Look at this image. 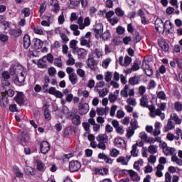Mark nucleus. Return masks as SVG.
<instances>
[{"label": "nucleus", "mask_w": 182, "mask_h": 182, "mask_svg": "<svg viewBox=\"0 0 182 182\" xmlns=\"http://www.w3.org/2000/svg\"><path fill=\"white\" fill-rule=\"evenodd\" d=\"M11 75H16L13 80L17 86H22L26 77V68L22 65H11L10 68Z\"/></svg>", "instance_id": "obj_1"}, {"label": "nucleus", "mask_w": 182, "mask_h": 182, "mask_svg": "<svg viewBox=\"0 0 182 182\" xmlns=\"http://www.w3.org/2000/svg\"><path fill=\"white\" fill-rule=\"evenodd\" d=\"M159 147L162 149L163 153L165 156H176L177 154V151L174 147H170L166 141H161L159 142Z\"/></svg>", "instance_id": "obj_2"}, {"label": "nucleus", "mask_w": 182, "mask_h": 182, "mask_svg": "<svg viewBox=\"0 0 182 182\" xmlns=\"http://www.w3.org/2000/svg\"><path fill=\"white\" fill-rule=\"evenodd\" d=\"M120 95L124 99H127L129 96L132 97V96H134V88L130 89V85H125L124 88L121 90Z\"/></svg>", "instance_id": "obj_3"}, {"label": "nucleus", "mask_w": 182, "mask_h": 182, "mask_svg": "<svg viewBox=\"0 0 182 182\" xmlns=\"http://www.w3.org/2000/svg\"><path fill=\"white\" fill-rule=\"evenodd\" d=\"M1 83L3 86H9V79H11V74L8 71L0 70Z\"/></svg>", "instance_id": "obj_4"}, {"label": "nucleus", "mask_w": 182, "mask_h": 182, "mask_svg": "<svg viewBox=\"0 0 182 182\" xmlns=\"http://www.w3.org/2000/svg\"><path fill=\"white\" fill-rule=\"evenodd\" d=\"M141 69L144 71V73L146 75V76H151L153 75V68L150 67L149 61L146 60V59L143 60Z\"/></svg>", "instance_id": "obj_5"}, {"label": "nucleus", "mask_w": 182, "mask_h": 182, "mask_svg": "<svg viewBox=\"0 0 182 182\" xmlns=\"http://www.w3.org/2000/svg\"><path fill=\"white\" fill-rule=\"evenodd\" d=\"M82 167V164L79 162V161H71L69 164V170L70 171L75 172L79 171Z\"/></svg>", "instance_id": "obj_6"}, {"label": "nucleus", "mask_w": 182, "mask_h": 182, "mask_svg": "<svg viewBox=\"0 0 182 182\" xmlns=\"http://www.w3.org/2000/svg\"><path fill=\"white\" fill-rule=\"evenodd\" d=\"M47 93H49V95H52L53 96L58 97V99H62V97H63V93L56 90L55 87H50V88H48V90H47Z\"/></svg>", "instance_id": "obj_7"}, {"label": "nucleus", "mask_w": 182, "mask_h": 182, "mask_svg": "<svg viewBox=\"0 0 182 182\" xmlns=\"http://www.w3.org/2000/svg\"><path fill=\"white\" fill-rule=\"evenodd\" d=\"M89 112V104L80 102L78 105V113L81 116L86 114Z\"/></svg>", "instance_id": "obj_8"}, {"label": "nucleus", "mask_w": 182, "mask_h": 182, "mask_svg": "<svg viewBox=\"0 0 182 182\" xmlns=\"http://www.w3.org/2000/svg\"><path fill=\"white\" fill-rule=\"evenodd\" d=\"M155 28L159 33L164 32V23L161 18H156L155 21Z\"/></svg>", "instance_id": "obj_9"}, {"label": "nucleus", "mask_w": 182, "mask_h": 182, "mask_svg": "<svg viewBox=\"0 0 182 182\" xmlns=\"http://www.w3.org/2000/svg\"><path fill=\"white\" fill-rule=\"evenodd\" d=\"M41 151L43 154H46L49 150H50V145H49V142L44 141L41 142L40 144Z\"/></svg>", "instance_id": "obj_10"}, {"label": "nucleus", "mask_w": 182, "mask_h": 182, "mask_svg": "<svg viewBox=\"0 0 182 182\" xmlns=\"http://www.w3.org/2000/svg\"><path fill=\"white\" fill-rule=\"evenodd\" d=\"M127 173L129 174L132 181L138 182L140 181V176L139 173L133 170H128Z\"/></svg>", "instance_id": "obj_11"}, {"label": "nucleus", "mask_w": 182, "mask_h": 182, "mask_svg": "<svg viewBox=\"0 0 182 182\" xmlns=\"http://www.w3.org/2000/svg\"><path fill=\"white\" fill-rule=\"evenodd\" d=\"M15 101L18 105H23L25 103V95L22 92H17V94L15 97Z\"/></svg>", "instance_id": "obj_12"}, {"label": "nucleus", "mask_w": 182, "mask_h": 182, "mask_svg": "<svg viewBox=\"0 0 182 182\" xmlns=\"http://www.w3.org/2000/svg\"><path fill=\"white\" fill-rule=\"evenodd\" d=\"M159 48L162 49L163 52L167 53L168 52L170 47L168 46V43H166V40L161 39L159 42Z\"/></svg>", "instance_id": "obj_13"}, {"label": "nucleus", "mask_w": 182, "mask_h": 182, "mask_svg": "<svg viewBox=\"0 0 182 182\" xmlns=\"http://www.w3.org/2000/svg\"><path fill=\"white\" fill-rule=\"evenodd\" d=\"M114 144L117 147H126V141H124L122 137H117L114 139Z\"/></svg>", "instance_id": "obj_14"}, {"label": "nucleus", "mask_w": 182, "mask_h": 182, "mask_svg": "<svg viewBox=\"0 0 182 182\" xmlns=\"http://www.w3.org/2000/svg\"><path fill=\"white\" fill-rule=\"evenodd\" d=\"M98 159H100V160H104L105 163L108 164H113V159L107 156L105 153L99 154Z\"/></svg>", "instance_id": "obj_15"}, {"label": "nucleus", "mask_w": 182, "mask_h": 182, "mask_svg": "<svg viewBox=\"0 0 182 182\" xmlns=\"http://www.w3.org/2000/svg\"><path fill=\"white\" fill-rule=\"evenodd\" d=\"M60 117L61 119H69V117H72V112H69V109L67 107H63Z\"/></svg>", "instance_id": "obj_16"}, {"label": "nucleus", "mask_w": 182, "mask_h": 182, "mask_svg": "<svg viewBox=\"0 0 182 182\" xmlns=\"http://www.w3.org/2000/svg\"><path fill=\"white\" fill-rule=\"evenodd\" d=\"M36 170H38V171L43 172L46 170V166L45 165V164H43V162H42V161L36 160Z\"/></svg>", "instance_id": "obj_17"}, {"label": "nucleus", "mask_w": 182, "mask_h": 182, "mask_svg": "<svg viewBox=\"0 0 182 182\" xmlns=\"http://www.w3.org/2000/svg\"><path fill=\"white\" fill-rule=\"evenodd\" d=\"M9 35L13 36L14 38H18L22 35V30L21 28L18 29H10L9 31Z\"/></svg>", "instance_id": "obj_18"}, {"label": "nucleus", "mask_w": 182, "mask_h": 182, "mask_svg": "<svg viewBox=\"0 0 182 182\" xmlns=\"http://www.w3.org/2000/svg\"><path fill=\"white\" fill-rule=\"evenodd\" d=\"M23 41L24 48L25 49H28V48L31 46V37L29 36V35L26 34L23 36Z\"/></svg>", "instance_id": "obj_19"}, {"label": "nucleus", "mask_w": 182, "mask_h": 182, "mask_svg": "<svg viewBox=\"0 0 182 182\" xmlns=\"http://www.w3.org/2000/svg\"><path fill=\"white\" fill-rule=\"evenodd\" d=\"M37 65L40 69H46L48 68V62H46V60L43 57L38 61Z\"/></svg>", "instance_id": "obj_20"}, {"label": "nucleus", "mask_w": 182, "mask_h": 182, "mask_svg": "<svg viewBox=\"0 0 182 182\" xmlns=\"http://www.w3.org/2000/svg\"><path fill=\"white\" fill-rule=\"evenodd\" d=\"M139 137H140L144 141L147 143H153V138H149L147 134L144 132H142L139 134Z\"/></svg>", "instance_id": "obj_21"}, {"label": "nucleus", "mask_w": 182, "mask_h": 182, "mask_svg": "<svg viewBox=\"0 0 182 182\" xmlns=\"http://www.w3.org/2000/svg\"><path fill=\"white\" fill-rule=\"evenodd\" d=\"M160 127H161V123H160L159 121L155 122L154 136H159L161 133L160 131Z\"/></svg>", "instance_id": "obj_22"}, {"label": "nucleus", "mask_w": 182, "mask_h": 182, "mask_svg": "<svg viewBox=\"0 0 182 182\" xmlns=\"http://www.w3.org/2000/svg\"><path fill=\"white\" fill-rule=\"evenodd\" d=\"M50 5H51V6L54 8L53 11L55 14H58V12H59V1H58V0H50Z\"/></svg>", "instance_id": "obj_23"}, {"label": "nucleus", "mask_w": 182, "mask_h": 182, "mask_svg": "<svg viewBox=\"0 0 182 182\" xmlns=\"http://www.w3.org/2000/svg\"><path fill=\"white\" fill-rule=\"evenodd\" d=\"M43 110H44V117L45 119H46L47 120H50V119H52V117L50 116V112H49V110L48 109H49V105H45L43 107Z\"/></svg>", "instance_id": "obj_24"}, {"label": "nucleus", "mask_w": 182, "mask_h": 182, "mask_svg": "<svg viewBox=\"0 0 182 182\" xmlns=\"http://www.w3.org/2000/svg\"><path fill=\"white\" fill-rule=\"evenodd\" d=\"M140 106L142 107H149V99L147 98V96L144 95L140 99Z\"/></svg>", "instance_id": "obj_25"}, {"label": "nucleus", "mask_w": 182, "mask_h": 182, "mask_svg": "<svg viewBox=\"0 0 182 182\" xmlns=\"http://www.w3.org/2000/svg\"><path fill=\"white\" fill-rule=\"evenodd\" d=\"M33 43H34V48L36 50L41 49V48L43 46V42L38 38H34Z\"/></svg>", "instance_id": "obj_26"}, {"label": "nucleus", "mask_w": 182, "mask_h": 182, "mask_svg": "<svg viewBox=\"0 0 182 182\" xmlns=\"http://www.w3.org/2000/svg\"><path fill=\"white\" fill-rule=\"evenodd\" d=\"M97 140L98 142L107 143V141H109V139L107 137V135H106V134H101L97 136Z\"/></svg>", "instance_id": "obj_27"}, {"label": "nucleus", "mask_w": 182, "mask_h": 182, "mask_svg": "<svg viewBox=\"0 0 182 182\" xmlns=\"http://www.w3.org/2000/svg\"><path fill=\"white\" fill-rule=\"evenodd\" d=\"M77 55L78 59H84L85 56L87 55V53L86 52V50L83 48H80L77 51Z\"/></svg>", "instance_id": "obj_28"}, {"label": "nucleus", "mask_w": 182, "mask_h": 182, "mask_svg": "<svg viewBox=\"0 0 182 182\" xmlns=\"http://www.w3.org/2000/svg\"><path fill=\"white\" fill-rule=\"evenodd\" d=\"M87 65L88 68H90L92 70H95V65H96V61L93 58H89L87 60Z\"/></svg>", "instance_id": "obj_29"}, {"label": "nucleus", "mask_w": 182, "mask_h": 182, "mask_svg": "<svg viewBox=\"0 0 182 182\" xmlns=\"http://www.w3.org/2000/svg\"><path fill=\"white\" fill-rule=\"evenodd\" d=\"M95 33L96 38H102V33H103V26L99 25L98 28H95Z\"/></svg>", "instance_id": "obj_30"}, {"label": "nucleus", "mask_w": 182, "mask_h": 182, "mask_svg": "<svg viewBox=\"0 0 182 182\" xmlns=\"http://www.w3.org/2000/svg\"><path fill=\"white\" fill-rule=\"evenodd\" d=\"M20 140H21V144H22V146H26V144H28V143H29V135L22 134Z\"/></svg>", "instance_id": "obj_31"}, {"label": "nucleus", "mask_w": 182, "mask_h": 182, "mask_svg": "<svg viewBox=\"0 0 182 182\" xmlns=\"http://www.w3.org/2000/svg\"><path fill=\"white\" fill-rule=\"evenodd\" d=\"M171 120H173L176 124H181V119L176 113L171 114Z\"/></svg>", "instance_id": "obj_32"}, {"label": "nucleus", "mask_w": 182, "mask_h": 182, "mask_svg": "<svg viewBox=\"0 0 182 182\" xmlns=\"http://www.w3.org/2000/svg\"><path fill=\"white\" fill-rule=\"evenodd\" d=\"M174 123L171 122V119H168L166 126L164 128V132H167L170 130H173L174 129Z\"/></svg>", "instance_id": "obj_33"}, {"label": "nucleus", "mask_w": 182, "mask_h": 182, "mask_svg": "<svg viewBox=\"0 0 182 182\" xmlns=\"http://www.w3.org/2000/svg\"><path fill=\"white\" fill-rule=\"evenodd\" d=\"M162 170H164V166L161 164H159L156 166V176L157 177H163V172L161 171Z\"/></svg>", "instance_id": "obj_34"}, {"label": "nucleus", "mask_w": 182, "mask_h": 182, "mask_svg": "<svg viewBox=\"0 0 182 182\" xmlns=\"http://www.w3.org/2000/svg\"><path fill=\"white\" fill-rule=\"evenodd\" d=\"M25 171L26 174H31V176H35L36 174V169L32 166H26Z\"/></svg>", "instance_id": "obj_35"}, {"label": "nucleus", "mask_w": 182, "mask_h": 182, "mask_svg": "<svg viewBox=\"0 0 182 182\" xmlns=\"http://www.w3.org/2000/svg\"><path fill=\"white\" fill-rule=\"evenodd\" d=\"M117 163H120L122 166H127L129 164V159H126L124 156H119L117 159Z\"/></svg>", "instance_id": "obj_36"}, {"label": "nucleus", "mask_w": 182, "mask_h": 182, "mask_svg": "<svg viewBox=\"0 0 182 182\" xmlns=\"http://www.w3.org/2000/svg\"><path fill=\"white\" fill-rule=\"evenodd\" d=\"M67 57L68 58L66 62L68 66H73V65H75V58H73V56H72V53H69L67 55Z\"/></svg>", "instance_id": "obj_37"}, {"label": "nucleus", "mask_w": 182, "mask_h": 182, "mask_svg": "<svg viewBox=\"0 0 182 182\" xmlns=\"http://www.w3.org/2000/svg\"><path fill=\"white\" fill-rule=\"evenodd\" d=\"M170 29H173V23H171L170 21H166L165 23H164V31L170 32Z\"/></svg>", "instance_id": "obj_38"}, {"label": "nucleus", "mask_w": 182, "mask_h": 182, "mask_svg": "<svg viewBox=\"0 0 182 182\" xmlns=\"http://www.w3.org/2000/svg\"><path fill=\"white\" fill-rule=\"evenodd\" d=\"M110 63H112V58H107L102 62L101 65L103 68V69H107Z\"/></svg>", "instance_id": "obj_39"}, {"label": "nucleus", "mask_w": 182, "mask_h": 182, "mask_svg": "<svg viewBox=\"0 0 182 182\" xmlns=\"http://www.w3.org/2000/svg\"><path fill=\"white\" fill-rule=\"evenodd\" d=\"M127 103L129 106H137V101H136V98L129 97L126 100Z\"/></svg>", "instance_id": "obj_40"}, {"label": "nucleus", "mask_w": 182, "mask_h": 182, "mask_svg": "<svg viewBox=\"0 0 182 182\" xmlns=\"http://www.w3.org/2000/svg\"><path fill=\"white\" fill-rule=\"evenodd\" d=\"M98 95L100 97H105L109 93V90L107 88H102V90H98Z\"/></svg>", "instance_id": "obj_41"}, {"label": "nucleus", "mask_w": 182, "mask_h": 182, "mask_svg": "<svg viewBox=\"0 0 182 182\" xmlns=\"http://www.w3.org/2000/svg\"><path fill=\"white\" fill-rule=\"evenodd\" d=\"M80 0H70L69 8L75 9L76 6H79Z\"/></svg>", "instance_id": "obj_42"}, {"label": "nucleus", "mask_w": 182, "mask_h": 182, "mask_svg": "<svg viewBox=\"0 0 182 182\" xmlns=\"http://www.w3.org/2000/svg\"><path fill=\"white\" fill-rule=\"evenodd\" d=\"M166 139L167 140H168L169 141H173V140H180V136H174V134H173V133H168L166 135Z\"/></svg>", "instance_id": "obj_43"}, {"label": "nucleus", "mask_w": 182, "mask_h": 182, "mask_svg": "<svg viewBox=\"0 0 182 182\" xmlns=\"http://www.w3.org/2000/svg\"><path fill=\"white\" fill-rule=\"evenodd\" d=\"M141 63V61L139 60H136L134 63V65H132L131 70H139L140 69V64Z\"/></svg>", "instance_id": "obj_44"}, {"label": "nucleus", "mask_w": 182, "mask_h": 182, "mask_svg": "<svg viewBox=\"0 0 182 182\" xmlns=\"http://www.w3.org/2000/svg\"><path fill=\"white\" fill-rule=\"evenodd\" d=\"M69 80L73 85L77 83V75L76 74H70L69 75Z\"/></svg>", "instance_id": "obj_45"}, {"label": "nucleus", "mask_w": 182, "mask_h": 182, "mask_svg": "<svg viewBox=\"0 0 182 182\" xmlns=\"http://www.w3.org/2000/svg\"><path fill=\"white\" fill-rule=\"evenodd\" d=\"M0 105H3L5 107L8 106V98L4 96L2 93L0 95Z\"/></svg>", "instance_id": "obj_46"}, {"label": "nucleus", "mask_w": 182, "mask_h": 182, "mask_svg": "<svg viewBox=\"0 0 182 182\" xmlns=\"http://www.w3.org/2000/svg\"><path fill=\"white\" fill-rule=\"evenodd\" d=\"M72 122L73 123V124L79 126V124H80V116L76 114L74 117H73Z\"/></svg>", "instance_id": "obj_47"}, {"label": "nucleus", "mask_w": 182, "mask_h": 182, "mask_svg": "<svg viewBox=\"0 0 182 182\" xmlns=\"http://www.w3.org/2000/svg\"><path fill=\"white\" fill-rule=\"evenodd\" d=\"M158 146L156 145H151L148 147V151L151 154H156L157 153Z\"/></svg>", "instance_id": "obj_48"}, {"label": "nucleus", "mask_w": 182, "mask_h": 182, "mask_svg": "<svg viewBox=\"0 0 182 182\" xmlns=\"http://www.w3.org/2000/svg\"><path fill=\"white\" fill-rule=\"evenodd\" d=\"M134 128L132 127H128L127 129V134L126 136L128 137V139H130V137H132V136L134 134Z\"/></svg>", "instance_id": "obj_49"}, {"label": "nucleus", "mask_w": 182, "mask_h": 182, "mask_svg": "<svg viewBox=\"0 0 182 182\" xmlns=\"http://www.w3.org/2000/svg\"><path fill=\"white\" fill-rule=\"evenodd\" d=\"M130 124L132 127H132V129H134L135 130H137V129H139V124L136 119H132L130 122Z\"/></svg>", "instance_id": "obj_50"}, {"label": "nucleus", "mask_w": 182, "mask_h": 182, "mask_svg": "<svg viewBox=\"0 0 182 182\" xmlns=\"http://www.w3.org/2000/svg\"><path fill=\"white\" fill-rule=\"evenodd\" d=\"M171 161L178 164V166H182V160L178 159L177 156L174 155L171 157Z\"/></svg>", "instance_id": "obj_51"}, {"label": "nucleus", "mask_w": 182, "mask_h": 182, "mask_svg": "<svg viewBox=\"0 0 182 182\" xmlns=\"http://www.w3.org/2000/svg\"><path fill=\"white\" fill-rule=\"evenodd\" d=\"M112 72L109 71H107L105 73V82H110V80H112Z\"/></svg>", "instance_id": "obj_52"}, {"label": "nucleus", "mask_w": 182, "mask_h": 182, "mask_svg": "<svg viewBox=\"0 0 182 182\" xmlns=\"http://www.w3.org/2000/svg\"><path fill=\"white\" fill-rule=\"evenodd\" d=\"M46 62H49V63H53V55L51 53L47 54V55H45L43 57Z\"/></svg>", "instance_id": "obj_53"}, {"label": "nucleus", "mask_w": 182, "mask_h": 182, "mask_svg": "<svg viewBox=\"0 0 182 182\" xmlns=\"http://www.w3.org/2000/svg\"><path fill=\"white\" fill-rule=\"evenodd\" d=\"M156 116H159L162 120H164L166 115L164 113L161 112V110L160 109H157L155 111Z\"/></svg>", "instance_id": "obj_54"}, {"label": "nucleus", "mask_w": 182, "mask_h": 182, "mask_svg": "<svg viewBox=\"0 0 182 182\" xmlns=\"http://www.w3.org/2000/svg\"><path fill=\"white\" fill-rule=\"evenodd\" d=\"M174 107L176 112H182V103L180 102H176L174 103Z\"/></svg>", "instance_id": "obj_55"}, {"label": "nucleus", "mask_w": 182, "mask_h": 182, "mask_svg": "<svg viewBox=\"0 0 182 182\" xmlns=\"http://www.w3.org/2000/svg\"><path fill=\"white\" fill-rule=\"evenodd\" d=\"M109 154H110L111 157H117V156H119V154H120V151L117 150L116 149H113L112 150H111Z\"/></svg>", "instance_id": "obj_56"}, {"label": "nucleus", "mask_w": 182, "mask_h": 182, "mask_svg": "<svg viewBox=\"0 0 182 182\" xmlns=\"http://www.w3.org/2000/svg\"><path fill=\"white\" fill-rule=\"evenodd\" d=\"M48 73L49 76H55V75H56V69L55 67H50L48 69Z\"/></svg>", "instance_id": "obj_57"}, {"label": "nucleus", "mask_w": 182, "mask_h": 182, "mask_svg": "<svg viewBox=\"0 0 182 182\" xmlns=\"http://www.w3.org/2000/svg\"><path fill=\"white\" fill-rule=\"evenodd\" d=\"M157 97L158 99H161V100H166V93L164 91H160L157 92Z\"/></svg>", "instance_id": "obj_58"}, {"label": "nucleus", "mask_w": 182, "mask_h": 182, "mask_svg": "<svg viewBox=\"0 0 182 182\" xmlns=\"http://www.w3.org/2000/svg\"><path fill=\"white\" fill-rule=\"evenodd\" d=\"M105 85L106 82H105V81H100L97 83L96 86L95 87V91H99V88L104 87Z\"/></svg>", "instance_id": "obj_59"}, {"label": "nucleus", "mask_w": 182, "mask_h": 182, "mask_svg": "<svg viewBox=\"0 0 182 182\" xmlns=\"http://www.w3.org/2000/svg\"><path fill=\"white\" fill-rule=\"evenodd\" d=\"M144 171L145 174L151 173L153 171V166H150V164H148L147 166H145Z\"/></svg>", "instance_id": "obj_60"}, {"label": "nucleus", "mask_w": 182, "mask_h": 182, "mask_svg": "<svg viewBox=\"0 0 182 182\" xmlns=\"http://www.w3.org/2000/svg\"><path fill=\"white\" fill-rule=\"evenodd\" d=\"M139 80H137V77H132L129 78V85H132V86H134V85H137Z\"/></svg>", "instance_id": "obj_61"}, {"label": "nucleus", "mask_w": 182, "mask_h": 182, "mask_svg": "<svg viewBox=\"0 0 182 182\" xmlns=\"http://www.w3.org/2000/svg\"><path fill=\"white\" fill-rule=\"evenodd\" d=\"M46 9V4L43 3L40 6V9H39V11H38L40 16H41V15L43 14V12H45Z\"/></svg>", "instance_id": "obj_62"}, {"label": "nucleus", "mask_w": 182, "mask_h": 182, "mask_svg": "<svg viewBox=\"0 0 182 182\" xmlns=\"http://www.w3.org/2000/svg\"><path fill=\"white\" fill-rule=\"evenodd\" d=\"M130 63H132V58L125 56L123 66L127 67L129 65H130Z\"/></svg>", "instance_id": "obj_63"}, {"label": "nucleus", "mask_w": 182, "mask_h": 182, "mask_svg": "<svg viewBox=\"0 0 182 182\" xmlns=\"http://www.w3.org/2000/svg\"><path fill=\"white\" fill-rule=\"evenodd\" d=\"M95 55L96 58L100 59V58H102V56H103V51H102V50H100V49L97 48L95 50Z\"/></svg>", "instance_id": "obj_64"}]
</instances>
